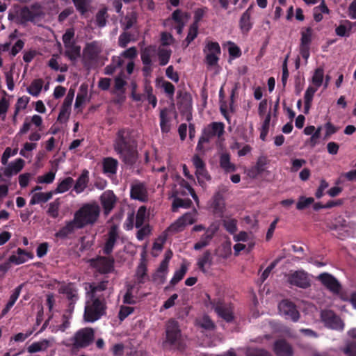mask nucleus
<instances>
[{
    "mask_svg": "<svg viewBox=\"0 0 356 356\" xmlns=\"http://www.w3.org/2000/svg\"><path fill=\"white\" fill-rule=\"evenodd\" d=\"M101 204L104 209V215H108L113 209L116 202L117 197L111 190L105 191L99 197Z\"/></svg>",
    "mask_w": 356,
    "mask_h": 356,
    "instance_id": "14",
    "label": "nucleus"
},
{
    "mask_svg": "<svg viewBox=\"0 0 356 356\" xmlns=\"http://www.w3.org/2000/svg\"><path fill=\"white\" fill-rule=\"evenodd\" d=\"M279 310L282 315L286 319H290L293 322H297L300 318V313L298 311L296 306L292 302L288 300L281 301L278 306Z\"/></svg>",
    "mask_w": 356,
    "mask_h": 356,
    "instance_id": "10",
    "label": "nucleus"
},
{
    "mask_svg": "<svg viewBox=\"0 0 356 356\" xmlns=\"http://www.w3.org/2000/svg\"><path fill=\"white\" fill-rule=\"evenodd\" d=\"M66 50L65 55L70 60H75L81 56V47L76 45L75 42L65 47Z\"/></svg>",
    "mask_w": 356,
    "mask_h": 356,
    "instance_id": "36",
    "label": "nucleus"
},
{
    "mask_svg": "<svg viewBox=\"0 0 356 356\" xmlns=\"http://www.w3.org/2000/svg\"><path fill=\"white\" fill-rule=\"evenodd\" d=\"M195 175L197 179L198 180L199 184L203 186L205 180H210L211 176L209 175L208 171L205 167H203L201 169H197L195 170Z\"/></svg>",
    "mask_w": 356,
    "mask_h": 356,
    "instance_id": "52",
    "label": "nucleus"
},
{
    "mask_svg": "<svg viewBox=\"0 0 356 356\" xmlns=\"http://www.w3.org/2000/svg\"><path fill=\"white\" fill-rule=\"evenodd\" d=\"M17 255L12 254L10 256L9 262L15 265H19L26 262L29 258H32V254L30 252L25 251L22 248H18L17 250Z\"/></svg>",
    "mask_w": 356,
    "mask_h": 356,
    "instance_id": "28",
    "label": "nucleus"
},
{
    "mask_svg": "<svg viewBox=\"0 0 356 356\" xmlns=\"http://www.w3.org/2000/svg\"><path fill=\"white\" fill-rule=\"evenodd\" d=\"M147 209L145 206H141L137 211L136 216L135 227L136 228L141 227L146 218Z\"/></svg>",
    "mask_w": 356,
    "mask_h": 356,
    "instance_id": "47",
    "label": "nucleus"
},
{
    "mask_svg": "<svg viewBox=\"0 0 356 356\" xmlns=\"http://www.w3.org/2000/svg\"><path fill=\"white\" fill-rule=\"evenodd\" d=\"M287 282L292 286L306 289L311 286V280L308 273L303 270L290 273L287 275Z\"/></svg>",
    "mask_w": 356,
    "mask_h": 356,
    "instance_id": "8",
    "label": "nucleus"
},
{
    "mask_svg": "<svg viewBox=\"0 0 356 356\" xmlns=\"http://www.w3.org/2000/svg\"><path fill=\"white\" fill-rule=\"evenodd\" d=\"M321 318L327 327L338 330L343 329V321L332 311L327 310L322 312Z\"/></svg>",
    "mask_w": 356,
    "mask_h": 356,
    "instance_id": "12",
    "label": "nucleus"
},
{
    "mask_svg": "<svg viewBox=\"0 0 356 356\" xmlns=\"http://www.w3.org/2000/svg\"><path fill=\"white\" fill-rule=\"evenodd\" d=\"M170 111L164 108L160 111V127L163 134H168L171 129V117L169 115Z\"/></svg>",
    "mask_w": 356,
    "mask_h": 356,
    "instance_id": "25",
    "label": "nucleus"
},
{
    "mask_svg": "<svg viewBox=\"0 0 356 356\" xmlns=\"http://www.w3.org/2000/svg\"><path fill=\"white\" fill-rule=\"evenodd\" d=\"M49 341L44 339L42 341L34 342L27 348V350L30 353H37L45 350L49 346Z\"/></svg>",
    "mask_w": 356,
    "mask_h": 356,
    "instance_id": "44",
    "label": "nucleus"
},
{
    "mask_svg": "<svg viewBox=\"0 0 356 356\" xmlns=\"http://www.w3.org/2000/svg\"><path fill=\"white\" fill-rule=\"evenodd\" d=\"M317 280L329 291L334 293H339L341 289V285L339 282L332 275L328 273H321L317 277Z\"/></svg>",
    "mask_w": 356,
    "mask_h": 356,
    "instance_id": "13",
    "label": "nucleus"
},
{
    "mask_svg": "<svg viewBox=\"0 0 356 356\" xmlns=\"http://www.w3.org/2000/svg\"><path fill=\"white\" fill-rule=\"evenodd\" d=\"M118 161L115 159L108 157L104 159L103 162L104 172L114 175L117 172Z\"/></svg>",
    "mask_w": 356,
    "mask_h": 356,
    "instance_id": "37",
    "label": "nucleus"
},
{
    "mask_svg": "<svg viewBox=\"0 0 356 356\" xmlns=\"http://www.w3.org/2000/svg\"><path fill=\"white\" fill-rule=\"evenodd\" d=\"M60 293L66 295V297L70 305H72V309L74 308V305L79 298L78 290L74 287L72 283H68L66 285L62 286L60 289Z\"/></svg>",
    "mask_w": 356,
    "mask_h": 356,
    "instance_id": "22",
    "label": "nucleus"
},
{
    "mask_svg": "<svg viewBox=\"0 0 356 356\" xmlns=\"http://www.w3.org/2000/svg\"><path fill=\"white\" fill-rule=\"evenodd\" d=\"M114 259L113 257L99 256L91 261L92 266L102 274H107L114 270Z\"/></svg>",
    "mask_w": 356,
    "mask_h": 356,
    "instance_id": "9",
    "label": "nucleus"
},
{
    "mask_svg": "<svg viewBox=\"0 0 356 356\" xmlns=\"http://www.w3.org/2000/svg\"><path fill=\"white\" fill-rule=\"evenodd\" d=\"M138 230L136 233V238L138 241H143L146 236L150 234L151 228L149 224H147Z\"/></svg>",
    "mask_w": 356,
    "mask_h": 356,
    "instance_id": "63",
    "label": "nucleus"
},
{
    "mask_svg": "<svg viewBox=\"0 0 356 356\" xmlns=\"http://www.w3.org/2000/svg\"><path fill=\"white\" fill-rule=\"evenodd\" d=\"M83 229L81 227L80 225L75 220V218H73L72 220L66 222V224L64 227H61L56 234L55 236L57 238L65 239L67 238L70 235L74 233L76 229Z\"/></svg>",
    "mask_w": 356,
    "mask_h": 356,
    "instance_id": "21",
    "label": "nucleus"
},
{
    "mask_svg": "<svg viewBox=\"0 0 356 356\" xmlns=\"http://www.w3.org/2000/svg\"><path fill=\"white\" fill-rule=\"evenodd\" d=\"M106 309L104 298H94L85 307L84 320L86 322L93 323L106 314Z\"/></svg>",
    "mask_w": 356,
    "mask_h": 356,
    "instance_id": "3",
    "label": "nucleus"
},
{
    "mask_svg": "<svg viewBox=\"0 0 356 356\" xmlns=\"http://www.w3.org/2000/svg\"><path fill=\"white\" fill-rule=\"evenodd\" d=\"M138 38V29L136 31H123L119 35L118 45L122 48H125L130 42H136Z\"/></svg>",
    "mask_w": 356,
    "mask_h": 356,
    "instance_id": "23",
    "label": "nucleus"
},
{
    "mask_svg": "<svg viewBox=\"0 0 356 356\" xmlns=\"http://www.w3.org/2000/svg\"><path fill=\"white\" fill-rule=\"evenodd\" d=\"M53 195V191H49L47 193H35L32 195L29 204L31 205H35L37 204L45 203L52 198Z\"/></svg>",
    "mask_w": 356,
    "mask_h": 356,
    "instance_id": "33",
    "label": "nucleus"
},
{
    "mask_svg": "<svg viewBox=\"0 0 356 356\" xmlns=\"http://www.w3.org/2000/svg\"><path fill=\"white\" fill-rule=\"evenodd\" d=\"M138 15L135 10L127 12L120 19V25L123 31H128L132 29L133 31L138 29L137 26Z\"/></svg>",
    "mask_w": 356,
    "mask_h": 356,
    "instance_id": "19",
    "label": "nucleus"
},
{
    "mask_svg": "<svg viewBox=\"0 0 356 356\" xmlns=\"http://www.w3.org/2000/svg\"><path fill=\"white\" fill-rule=\"evenodd\" d=\"M130 197L133 200L145 202L148 199V193L145 184L137 181L131 185Z\"/></svg>",
    "mask_w": 356,
    "mask_h": 356,
    "instance_id": "15",
    "label": "nucleus"
},
{
    "mask_svg": "<svg viewBox=\"0 0 356 356\" xmlns=\"http://www.w3.org/2000/svg\"><path fill=\"white\" fill-rule=\"evenodd\" d=\"M169 258L163 259L159 267L158 268L156 273L153 275V280L158 281L159 284H163L165 281L166 275L168 272Z\"/></svg>",
    "mask_w": 356,
    "mask_h": 356,
    "instance_id": "26",
    "label": "nucleus"
},
{
    "mask_svg": "<svg viewBox=\"0 0 356 356\" xmlns=\"http://www.w3.org/2000/svg\"><path fill=\"white\" fill-rule=\"evenodd\" d=\"M122 63L123 60L120 58L118 57L115 59L113 58V63L107 65L105 67V74L108 75L113 74L115 72L116 68L122 66Z\"/></svg>",
    "mask_w": 356,
    "mask_h": 356,
    "instance_id": "55",
    "label": "nucleus"
},
{
    "mask_svg": "<svg viewBox=\"0 0 356 356\" xmlns=\"http://www.w3.org/2000/svg\"><path fill=\"white\" fill-rule=\"evenodd\" d=\"M314 202V199L313 197H305L304 196H301L296 204V209L298 210H303Z\"/></svg>",
    "mask_w": 356,
    "mask_h": 356,
    "instance_id": "57",
    "label": "nucleus"
},
{
    "mask_svg": "<svg viewBox=\"0 0 356 356\" xmlns=\"http://www.w3.org/2000/svg\"><path fill=\"white\" fill-rule=\"evenodd\" d=\"M203 52L206 55L204 62L208 66L213 67L218 65L219 56L221 54L218 42L208 41L203 49Z\"/></svg>",
    "mask_w": 356,
    "mask_h": 356,
    "instance_id": "6",
    "label": "nucleus"
},
{
    "mask_svg": "<svg viewBox=\"0 0 356 356\" xmlns=\"http://www.w3.org/2000/svg\"><path fill=\"white\" fill-rule=\"evenodd\" d=\"M107 8H103L100 9L96 14L95 20L98 27H104L106 24V19L108 17Z\"/></svg>",
    "mask_w": 356,
    "mask_h": 356,
    "instance_id": "45",
    "label": "nucleus"
},
{
    "mask_svg": "<svg viewBox=\"0 0 356 356\" xmlns=\"http://www.w3.org/2000/svg\"><path fill=\"white\" fill-rule=\"evenodd\" d=\"M119 238L118 227L115 225H112L108 232V238L106 240L103 248V252L106 255H110L114 248L115 243Z\"/></svg>",
    "mask_w": 356,
    "mask_h": 356,
    "instance_id": "17",
    "label": "nucleus"
},
{
    "mask_svg": "<svg viewBox=\"0 0 356 356\" xmlns=\"http://www.w3.org/2000/svg\"><path fill=\"white\" fill-rule=\"evenodd\" d=\"M60 204L59 198H57L54 202H51L49 204V208L47 211V214L54 218H57L58 216V210Z\"/></svg>",
    "mask_w": 356,
    "mask_h": 356,
    "instance_id": "51",
    "label": "nucleus"
},
{
    "mask_svg": "<svg viewBox=\"0 0 356 356\" xmlns=\"http://www.w3.org/2000/svg\"><path fill=\"white\" fill-rule=\"evenodd\" d=\"M95 339V330L92 327L79 330L73 337V347L83 348L89 346Z\"/></svg>",
    "mask_w": 356,
    "mask_h": 356,
    "instance_id": "5",
    "label": "nucleus"
},
{
    "mask_svg": "<svg viewBox=\"0 0 356 356\" xmlns=\"http://www.w3.org/2000/svg\"><path fill=\"white\" fill-rule=\"evenodd\" d=\"M89 181L88 171L84 170L76 179L74 186V191L77 193H81L87 187Z\"/></svg>",
    "mask_w": 356,
    "mask_h": 356,
    "instance_id": "30",
    "label": "nucleus"
},
{
    "mask_svg": "<svg viewBox=\"0 0 356 356\" xmlns=\"http://www.w3.org/2000/svg\"><path fill=\"white\" fill-rule=\"evenodd\" d=\"M324 128L325 129V134L324 136V139H328L332 135L337 133L339 127L334 126L330 122H327L324 124Z\"/></svg>",
    "mask_w": 356,
    "mask_h": 356,
    "instance_id": "62",
    "label": "nucleus"
},
{
    "mask_svg": "<svg viewBox=\"0 0 356 356\" xmlns=\"http://www.w3.org/2000/svg\"><path fill=\"white\" fill-rule=\"evenodd\" d=\"M74 37V31L73 29H68L65 33L63 35L62 39L65 47H67L68 44L74 43L72 39Z\"/></svg>",
    "mask_w": 356,
    "mask_h": 356,
    "instance_id": "64",
    "label": "nucleus"
},
{
    "mask_svg": "<svg viewBox=\"0 0 356 356\" xmlns=\"http://www.w3.org/2000/svg\"><path fill=\"white\" fill-rule=\"evenodd\" d=\"M147 271L146 265L141 262L136 270V277L139 284H143L145 282V277H147Z\"/></svg>",
    "mask_w": 356,
    "mask_h": 356,
    "instance_id": "54",
    "label": "nucleus"
},
{
    "mask_svg": "<svg viewBox=\"0 0 356 356\" xmlns=\"http://www.w3.org/2000/svg\"><path fill=\"white\" fill-rule=\"evenodd\" d=\"M245 356H273L270 353L263 348H248Z\"/></svg>",
    "mask_w": 356,
    "mask_h": 356,
    "instance_id": "53",
    "label": "nucleus"
},
{
    "mask_svg": "<svg viewBox=\"0 0 356 356\" xmlns=\"http://www.w3.org/2000/svg\"><path fill=\"white\" fill-rule=\"evenodd\" d=\"M191 201L189 199L184 200L179 197H175L172 205V211H176L179 208H188L191 206Z\"/></svg>",
    "mask_w": 356,
    "mask_h": 356,
    "instance_id": "50",
    "label": "nucleus"
},
{
    "mask_svg": "<svg viewBox=\"0 0 356 356\" xmlns=\"http://www.w3.org/2000/svg\"><path fill=\"white\" fill-rule=\"evenodd\" d=\"M197 265L202 273H205L207 272L205 266L210 267L213 265V257L210 250H206L203 254L198 258Z\"/></svg>",
    "mask_w": 356,
    "mask_h": 356,
    "instance_id": "31",
    "label": "nucleus"
},
{
    "mask_svg": "<svg viewBox=\"0 0 356 356\" xmlns=\"http://www.w3.org/2000/svg\"><path fill=\"white\" fill-rule=\"evenodd\" d=\"M19 16L22 22H26L33 21L37 17V15L31 11L29 7L24 6L19 10Z\"/></svg>",
    "mask_w": 356,
    "mask_h": 356,
    "instance_id": "41",
    "label": "nucleus"
},
{
    "mask_svg": "<svg viewBox=\"0 0 356 356\" xmlns=\"http://www.w3.org/2000/svg\"><path fill=\"white\" fill-rule=\"evenodd\" d=\"M42 85L43 81L41 79H35L28 88L29 93L34 97H38L42 90Z\"/></svg>",
    "mask_w": 356,
    "mask_h": 356,
    "instance_id": "42",
    "label": "nucleus"
},
{
    "mask_svg": "<svg viewBox=\"0 0 356 356\" xmlns=\"http://www.w3.org/2000/svg\"><path fill=\"white\" fill-rule=\"evenodd\" d=\"M220 166L226 172H232L236 170V165L231 163L230 155L228 153H222L220 156Z\"/></svg>",
    "mask_w": 356,
    "mask_h": 356,
    "instance_id": "32",
    "label": "nucleus"
},
{
    "mask_svg": "<svg viewBox=\"0 0 356 356\" xmlns=\"http://www.w3.org/2000/svg\"><path fill=\"white\" fill-rule=\"evenodd\" d=\"M177 98L179 99L177 104L179 106H184L187 110L191 106V96L188 92H182L179 91L177 94Z\"/></svg>",
    "mask_w": 356,
    "mask_h": 356,
    "instance_id": "46",
    "label": "nucleus"
},
{
    "mask_svg": "<svg viewBox=\"0 0 356 356\" xmlns=\"http://www.w3.org/2000/svg\"><path fill=\"white\" fill-rule=\"evenodd\" d=\"M215 232L216 229H207L206 232L201 236L200 241L195 243L193 247L194 250H200L209 245L215 234Z\"/></svg>",
    "mask_w": 356,
    "mask_h": 356,
    "instance_id": "27",
    "label": "nucleus"
},
{
    "mask_svg": "<svg viewBox=\"0 0 356 356\" xmlns=\"http://www.w3.org/2000/svg\"><path fill=\"white\" fill-rule=\"evenodd\" d=\"M270 118H271L270 113H268L267 114V115L266 116V118L263 122L261 129V133H260V138L263 141L266 140V138L268 135Z\"/></svg>",
    "mask_w": 356,
    "mask_h": 356,
    "instance_id": "56",
    "label": "nucleus"
},
{
    "mask_svg": "<svg viewBox=\"0 0 356 356\" xmlns=\"http://www.w3.org/2000/svg\"><path fill=\"white\" fill-rule=\"evenodd\" d=\"M157 48L155 45H149L141 49L140 58L143 65L152 63V58L156 54Z\"/></svg>",
    "mask_w": 356,
    "mask_h": 356,
    "instance_id": "29",
    "label": "nucleus"
},
{
    "mask_svg": "<svg viewBox=\"0 0 356 356\" xmlns=\"http://www.w3.org/2000/svg\"><path fill=\"white\" fill-rule=\"evenodd\" d=\"M210 303L211 308L219 317L222 318L227 323H230L234 320L233 307L231 304L225 303L220 300H213L211 301Z\"/></svg>",
    "mask_w": 356,
    "mask_h": 356,
    "instance_id": "7",
    "label": "nucleus"
},
{
    "mask_svg": "<svg viewBox=\"0 0 356 356\" xmlns=\"http://www.w3.org/2000/svg\"><path fill=\"white\" fill-rule=\"evenodd\" d=\"M186 272L187 267L184 264H181L180 268L175 272L173 277L170 281V284L172 286L176 285L184 278Z\"/></svg>",
    "mask_w": 356,
    "mask_h": 356,
    "instance_id": "43",
    "label": "nucleus"
},
{
    "mask_svg": "<svg viewBox=\"0 0 356 356\" xmlns=\"http://www.w3.org/2000/svg\"><path fill=\"white\" fill-rule=\"evenodd\" d=\"M312 29L307 27L301 32L300 45L309 46L312 42Z\"/></svg>",
    "mask_w": 356,
    "mask_h": 356,
    "instance_id": "49",
    "label": "nucleus"
},
{
    "mask_svg": "<svg viewBox=\"0 0 356 356\" xmlns=\"http://www.w3.org/2000/svg\"><path fill=\"white\" fill-rule=\"evenodd\" d=\"M266 165V159L265 157H259L255 165V169L249 170V176L251 177H256L257 175H261L265 171V165Z\"/></svg>",
    "mask_w": 356,
    "mask_h": 356,
    "instance_id": "38",
    "label": "nucleus"
},
{
    "mask_svg": "<svg viewBox=\"0 0 356 356\" xmlns=\"http://www.w3.org/2000/svg\"><path fill=\"white\" fill-rule=\"evenodd\" d=\"M324 70L322 67L316 69L312 76V83L317 89L322 85L323 81Z\"/></svg>",
    "mask_w": 356,
    "mask_h": 356,
    "instance_id": "48",
    "label": "nucleus"
},
{
    "mask_svg": "<svg viewBox=\"0 0 356 356\" xmlns=\"http://www.w3.org/2000/svg\"><path fill=\"white\" fill-rule=\"evenodd\" d=\"M317 88L313 86H309L305 93L304 100H305V107H304V113L305 114H308L309 110L312 106L313 98L315 92L317 91Z\"/></svg>",
    "mask_w": 356,
    "mask_h": 356,
    "instance_id": "34",
    "label": "nucleus"
},
{
    "mask_svg": "<svg viewBox=\"0 0 356 356\" xmlns=\"http://www.w3.org/2000/svg\"><path fill=\"white\" fill-rule=\"evenodd\" d=\"M208 8L207 7L200 8H197L194 11V20L192 23L193 25L199 26V23L204 16L206 12L207 11Z\"/></svg>",
    "mask_w": 356,
    "mask_h": 356,
    "instance_id": "61",
    "label": "nucleus"
},
{
    "mask_svg": "<svg viewBox=\"0 0 356 356\" xmlns=\"http://www.w3.org/2000/svg\"><path fill=\"white\" fill-rule=\"evenodd\" d=\"M114 150L120 159L127 166L132 167L138 160L137 142L128 128L118 130L114 140Z\"/></svg>",
    "mask_w": 356,
    "mask_h": 356,
    "instance_id": "1",
    "label": "nucleus"
},
{
    "mask_svg": "<svg viewBox=\"0 0 356 356\" xmlns=\"http://www.w3.org/2000/svg\"><path fill=\"white\" fill-rule=\"evenodd\" d=\"M254 5L251 4L241 15L239 19V28L243 34H248L253 26L251 16L253 13Z\"/></svg>",
    "mask_w": 356,
    "mask_h": 356,
    "instance_id": "18",
    "label": "nucleus"
},
{
    "mask_svg": "<svg viewBox=\"0 0 356 356\" xmlns=\"http://www.w3.org/2000/svg\"><path fill=\"white\" fill-rule=\"evenodd\" d=\"M99 53L100 49L97 42L87 43L83 51L84 65H91L97 60Z\"/></svg>",
    "mask_w": 356,
    "mask_h": 356,
    "instance_id": "11",
    "label": "nucleus"
},
{
    "mask_svg": "<svg viewBox=\"0 0 356 356\" xmlns=\"http://www.w3.org/2000/svg\"><path fill=\"white\" fill-rule=\"evenodd\" d=\"M101 209L96 202L83 204L74 214L75 220L84 228L88 225H93L100 216Z\"/></svg>",
    "mask_w": 356,
    "mask_h": 356,
    "instance_id": "2",
    "label": "nucleus"
},
{
    "mask_svg": "<svg viewBox=\"0 0 356 356\" xmlns=\"http://www.w3.org/2000/svg\"><path fill=\"white\" fill-rule=\"evenodd\" d=\"M273 351L277 356H293V349L286 339H277L274 342Z\"/></svg>",
    "mask_w": 356,
    "mask_h": 356,
    "instance_id": "20",
    "label": "nucleus"
},
{
    "mask_svg": "<svg viewBox=\"0 0 356 356\" xmlns=\"http://www.w3.org/2000/svg\"><path fill=\"white\" fill-rule=\"evenodd\" d=\"M74 179L72 177H65L58 184L56 188L53 191L54 194L63 193L67 191L72 187Z\"/></svg>",
    "mask_w": 356,
    "mask_h": 356,
    "instance_id": "40",
    "label": "nucleus"
},
{
    "mask_svg": "<svg viewBox=\"0 0 356 356\" xmlns=\"http://www.w3.org/2000/svg\"><path fill=\"white\" fill-rule=\"evenodd\" d=\"M225 133V124L221 122H213L208 124L203 130L202 135L209 140L211 138L221 137Z\"/></svg>",
    "mask_w": 356,
    "mask_h": 356,
    "instance_id": "16",
    "label": "nucleus"
},
{
    "mask_svg": "<svg viewBox=\"0 0 356 356\" xmlns=\"http://www.w3.org/2000/svg\"><path fill=\"white\" fill-rule=\"evenodd\" d=\"M164 344H168L179 349L182 346V335L178 321L170 319L165 325V340Z\"/></svg>",
    "mask_w": 356,
    "mask_h": 356,
    "instance_id": "4",
    "label": "nucleus"
},
{
    "mask_svg": "<svg viewBox=\"0 0 356 356\" xmlns=\"http://www.w3.org/2000/svg\"><path fill=\"white\" fill-rule=\"evenodd\" d=\"M134 311V308L132 307L122 305L118 312V318L120 321H123L128 316L132 314Z\"/></svg>",
    "mask_w": 356,
    "mask_h": 356,
    "instance_id": "60",
    "label": "nucleus"
},
{
    "mask_svg": "<svg viewBox=\"0 0 356 356\" xmlns=\"http://www.w3.org/2000/svg\"><path fill=\"white\" fill-rule=\"evenodd\" d=\"M55 175V172L49 171L44 175L38 177L37 182L39 184H51L54 181Z\"/></svg>",
    "mask_w": 356,
    "mask_h": 356,
    "instance_id": "58",
    "label": "nucleus"
},
{
    "mask_svg": "<svg viewBox=\"0 0 356 356\" xmlns=\"http://www.w3.org/2000/svg\"><path fill=\"white\" fill-rule=\"evenodd\" d=\"M161 66L166 65L171 57L172 51L165 48L159 47L157 49L156 54Z\"/></svg>",
    "mask_w": 356,
    "mask_h": 356,
    "instance_id": "39",
    "label": "nucleus"
},
{
    "mask_svg": "<svg viewBox=\"0 0 356 356\" xmlns=\"http://www.w3.org/2000/svg\"><path fill=\"white\" fill-rule=\"evenodd\" d=\"M212 207L216 214H222L225 207V203L222 195L216 193L213 197Z\"/></svg>",
    "mask_w": 356,
    "mask_h": 356,
    "instance_id": "35",
    "label": "nucleus"
},
{
    "mask_svg": "<svg viewBox=\"0 0 356 356\" xmlns=\"http://www.w3.org/2000/svg\"><path fill=\"white\" fill-rule=\"evenodd\" d=\"M25 161L22 159H17L15 161L10 163L5 168L3 174L5 177L10 178L13 175L19 173L24 168Z\"/></svg>",
    "mask_w": 356,
    "mask_h": 356,
    "instance_id": "24",
    "label": "nucleus"
},
{
    "mask_svg": "<svg viewBox=\"0 0 356 356\" xmlns=\"http://www.w3.org/2000/svg\"><path fill=\"white\" fill-rule=\"evenodd\" d=\"M223 226L225 229L230 234H234L237 230V220L236 219L225 220Z\"/></svg>",
    "mask_w": 356,
    "mask_h": 356,
    "instance_id": "59",
    "label": "nucleus"
}]
</instances>
